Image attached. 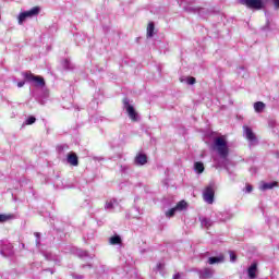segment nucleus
<instances>
[{
  "mask_svg": "<svg viewBox=\"0 0 279 279\" xmlns=\"http://www.w3.org/2000/svg\"><path fill=\"white\" fill-rule=\"evenodd\" d=\"M254 191V187L250 184H246V193H252Z\"/></svg>",
  "mask_w": 279,
  "mask_h": 279,
  "instance_id": "obj_26",
  "label": "nucleus"
},
{
  "mask_svg": "<svg viewBox=\"0 0 279 279\" xmlns=\"http://www.w3.org/2000/svg\"><path fill=\"white\" fill-rule=\"evenodd\" d=\"M265 108H266V105L263 101H257V102L254 104V110L257 113L263 112V110H265Z\"/></svg>",
  "mask_w": 279,
  "mask_h": 279,
  "instance_id": "obj_13",
  "label": "nucleus"
},
{
  "mask_svg": "<svg viewBox=\"0 0 279 279\" xmlns=\"http://www.w3.org/2000/svg\"><path fill=\"white\" fill-rule=\"evenodd\" d=\"M230 259L231 263H234V260H236V254H234V252H230Z\"/></svg>",
  "mask_w": 279,
  "mask_h": 279,
  "instance_id": "obj_25",
  "label": "nucleus"
},
{
  "mask_svg": "<svg viewBox=\"0 0 279 279\" xmlns=\"http://www.w3.org/2000/svg\"><path fill=\"white\" fill-rule=\"evenodd\" d=\"M258 269V264L253 263L251 267L247 269L248 278L254 279L256 278V271Z\"/></svg>",
  "mask_w": 279,
  "mask_h": 279,
  "instance_id": "obj_10",
  "label": "nucleus"
},
{
  "mask_svg": "<svg viewBox=\"0 0 279 279\" xmlns=\"http://www.w3.org/2000/svg\"><path fill=\"white\" fill-rule=\"evenodd\" d=\"M221 257H209L208 263L209 265H215L216 263H221Z\"/></svg>",
  "mask_w": 279,
  "mask_h": 279,
  "instance_id": "obj_21",
  "label": "nucleus"
},
{
  "mask_svg": "<svg viewBox=\"0 0 279 279\" xmlns=\"http://www.w3.org/2000/svg\"><path fill=\"white\" fill-rule=\"evenodd\" d=\"M68 162L69 165H71L72 167H77V165H80V159L77 157V154L75 153H69L68 154Z\"/></svg>",
  "mask_w": 279,
  "mask_h": 279,
  "instance_id": "obj_7",
  "label": "nucleus"
},
{
  "mask_svg": "<svg viewBox=\"0 0 279 279\" xmlns=\"http://www.w3.org/2000/svg\"><path fill=\"white\" fill-rule=\"evenodd\" d=\"M157 267L158 269H160L162 267V264H158Z\"/></svg>",
  "mask_w": 279,
  "mask_h": 279,
  "instance_id": "obj_30",
  "label": "nucleus"
},
{
  "mask_svg": "<svg viewBox=\"0 0 279 279\" xmlns=\"http://www.w3.org/2000/svg\"><path fill=\"white\" fill-rule=\"evenodd\" d=\"M239 3L248 10H263L265 8L263 0H239Z\"/></svg>",
  "mask_w": 279,
  "mask_h": 279,
  "instance_id": "obj_2",
  "label": "nucleus"
},
{
  "mask_svg": "<svg viewBox=\"0 0 279 279\" xmlns=\"http://www.w3.org/2000/svg\"><path fill=\"white\" fill-rule=\"evenodd\" d=\"M23 76L26 82H34L35 86H45V78L40 75H34L32 72H25Z\"/></svg>",
  "mask_w": 279,
  "mask_h": 279,
  "instance_id": "obj_5",
  "label": "nucleus"
},
{
  "mask_svg": "<svg viewBox=\"0 0 279 279\" xmlns=\"http://www.w3.org/2000/svg\"><path fill=\"white\" fill-rule=\"evenodd\" d=\"M274 186H278V183H277V182L265 183V184L263 185V189H264V191H267V190H269V189H274Z\"/></svg>",
  "mask_w": 279,
  "mask_h": 279,
  "instance_id": "obj_20",
  "label": "nucleus"
},
{
  "mask_svg": "<svg viewBox=\"0 0 279 279\" xmlns=\"http://www.w3.org/2000/svg\"><path fill=\"white\" fill-rule=\"evenodd\" d=\"M109 243L111 245H121V236H119V235L111 236L109 240Z\"/></svg>",
  "mask_w": 279,
  "mask_h": 279,
  "instance_id": "obj_16",
  "label": "nucleus"
},
{
  "mask_svg": "<svg viewBox=\"0 0 279 279\" xmlns=\"http://www.w3.org/2000/svg\"><path fill=\"white\" fill-rule=\"evenodd\" d=\"M178 209L175 207L169 209L167 213H166V217H173L175 215V211Z\"/></svg>",
  "mask_w": 279,
  "mask_h": 279,
  "instance_id": "obj_23",
  "label": "nucleus"
},
{
  "mask_svg": "<svg viewBox=\"0 0 279 279\" xmlns=\"http://www.w3.org/2000/svg\"><path fill=\"white\" fill-rule=\"evenodd\" d=\"M201 278H213V270L210 268H204L201 272Z\"/></svg>",
  "mask_w": 279,
  "mask_h": 279,
  "instance_id": "obj_14",
  "label": "nucleus"
},
{
  "mask_svg": "<svg viewBox=\"0 0 279 279\" xmlns=\"http://www.w3.org/2000/svg\"><path fill=\"white\" fill-rule=\"evenodd\" d=\"M172 279H180V274H175Z\"/></svg>",
  "mask_w": 279,
  "mask_h": 279,
  "instance_id": "obj_29",
  "label": "nucleus"
},
{
  "mask_svg": "<svg viewBox=\"0 0 279 279\" xmlns=\"http://www.w3.org/2000/svg\"><path fill=\"white\" fill-rule=\"evenodd\" d=\"M214 149H216L218 156L226 160L230 156V148L228 147V141L226 137L219 136L214 140Z\"/></svg>",
  "mask_w": 279,
  "mask_h": 279,
  "instance_id": "obj_1",
  "label": "nucleus"
},
{
  "mask_svg": "<svg viewBox=\"0 0 279 279\" xmlns=\"http://www.w3.org/2000/svg\"><path fill=\"white\" fill-rule=\"evenodd\" d=\"M276 10H279V0H272Z\"/></svg>",
  "mask_w": 279,
  "mask_h": 279,
  "instance_id": "obj_27",
  "label": "nucleus"
},
{
  "mask_svg": "<svg viewBox=\"0 0 279 279\" xmlns=\"http://www.w3.org/2000/svg\"><path fill=\"white\" fill-rule=\"evenodd\" d=\"M122 104H123L131 121H133V122L138 121V112H136V109H134V106L130 105V99L123 98Z\"/></svg>",
  "mask_w": 279,
  "mask_h": 279,
  "instance_id": "obj_4",
  "label": "nucleus"
},
{
  "mask_svg": "<svg viewBox=\"0 0 279 279\" xmlns=\"http://www.w3.org/2000/svg\"><path fill=\"white\" fill-rule=\"evenodd\" d=\"M197 80L193 76L187 77V84L190 86H193V84H196Z\"/></svg>",
  "mask_w": 279,
  "mask_h": 279,
  "instance_id": "obj_24",
  "label": "nucleus"
},
{
  "mask_svg": "<svg viewBox=\"0 0 279 279\" xmlns=\"http://www.w3.org/2000/svg\"><path fill=\"white\" fill-rule=\"evenodd\" d=\"M186 206H189L187 204H186V201H181V202H179L177 205H175V209L177 210H184L185 208H186Z\"/></svg>",
  "mask_w": 279,
  "mask_h": 279,
  "instance_id": "obj_18",
  "label": "nucleus"
},
{
  "mask_svg": "<svg viewBox=\"0 0 279 279\" xmlns=\"http://www.w3.org/2000/svg\"><path fill=\"white\" fill-rule=\"evenodd\" d=\"M135 165H147V155L140 153L135 157Z\"/></svg>",
  "mask_w": 279,
  "mask_h": 279,
  "instance_id": "obj_9",
  "label": "nucleus"
},
{
  "mask_svg": "<svg viewBox=\"0 0 279 279\" xmlns=\"http://www.w3.org/2000/svg\"><path fill=\"white\" fill-rule=\"evenodd\" d=\"M114 204H117V199L108 201V202L106 203V208H107L108 210H112V208H114Z\"/></svg>",
  "mask_w": 279,
  "mask_h": 279,
  "instance_id": "obj_19",
  "label": "nucleus"
},
{
  "mask_svg": "<svg viewBox=\"0 0 279 279\" xmlns=\"http://www.w3.org/2000/svg\"><path fill=\"white\" fill-rule=\"evenodd\" d=\"M194 169L196 172L202 173L204 171V163L202 161H196L194 163Z\"/></svg>",
  "mask_w": 279,
  "mask_h": 279,
  "instance_id": "obj_17",
  "label": "nucleus"
},
{
  "mask_svg": "<svg viewBox=\"0 0 279 279\" xmlns=\"http://www.w3.org/2000/svg\"><path fill=\"white\" fill-rule=\"evenodd\" d=\"M40 14V7H34L29 11L20 13L19 15V25H23V22L32 16H38Z\"/></svg>",
  "mask_w": 279,
  "mask_h": 279,
  "instance_id": "obj_3",
  "label": "nucleus"
},
{
  "mask_svg": "<svg viewBox=\"0 0 279 279\" xmlns=\"http://www.w3.org/2000/svg\"><path fill=\"white\" fill-rule=\"evenodd\" d=\"M156 29V26L154 25V22H150L148 23V26H147V38H154V32Z\"/></svg>",
  "mask_w": 279,
  "mask_h": 279,
  "instance_id": "obj_12",
  "label": "nucleus"
},
{
  "mask_svg": "<svg viewBox=\"0 0 279 279\" xmlns=\"http://www.w3.org/2000/svg\"><path fill=\"white\" fill-rule=\"evenodd\" d=\"M246 140L251 143H254L256 141V134H254V131H252V128L250 126H243Z\"/></svg>",
  "mask_w": 279,
  "mask_h": 279,
  "instance_id": "obj_8",
  "label": "nucleus"
},
{
  "mask_svg": "<svg viewBox=\"0 0 279 279\" xmlns=\"http://www.w3.org/2000/svg\"><path fill=\"white\" fill-rule=\"evenodd\" d=\"M24 86H25V82L22 81V82H19V83H17V87H19V88H23Z\"/></svg>",
  "mask_w": 279,
  "mask_h": 279,
  "instance_id": "obj_28",
  "label": "nucleus"
},
{
  "mask_svg": "<svg viewBox=\"0 0 279 279\" xmlns=\"http://www.w3.org/2000/svg\"><path fill=\"white\" fill-rule=\"evenodd\" d=\"M10 219H14V215L12 214H0V223H5V221H10Z\"/></svg>",
  "mask_w": 279,
  "mask_h": 279,
  "instance_id": "obj_15",
  "label": "nucleus"
},
{
  "mask_svg": "<svg viewBox=\"0 0 279 279\" xmlns=\"http://www.w3.org/2000/svg\"><path fill=\"white\" fill-rule=\"evenodd\" d=\"M25 123L26 125H34V123H36V118L34 116H31L29 118H27Z\"/></svg>",
  "mask_w": 279,
  "mask_h": 279,
  "instance_id": "obj_22",
  "label": "nucleus"
},
{
  "mask_svg": "<svg viewBox=\"0 0 279 279\" xmlns=\"http://www.w3.org/2000/svg\"><path fill=\"white\" fill-rule=\"evenodd\" d=\"M203 199L207 204H213L215 202V189L213 187V185H209L205 189L203 193Z\"/></svg>",
  "mask_w": 279,
  "mask_h": 279,
  "instance_id": "obj_6",
  "label": "nucleus"
},
{
  "mask_svg": "<svg viewBox=\"0 0 279 279\" xmlns=\"http://www.w3.org/2000/svg\"><path fill=\"white\" fill-rule=\"evenodd\" d=\"M202 228H206L208 230L213 227V220L208 218H199Z\"/></svg>",
  "mask_w": 279,
  "mask_h": 279,
  "instance_id": "obj_11",
  "label": "nucleus"
}]
</instances>
